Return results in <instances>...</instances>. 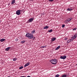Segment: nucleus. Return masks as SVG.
<instances>
[{"instance_id": "39448f33", "label": "nucleus", "mask_w": 77, "mask_h": 77, "mask_svg": "<svg viewBox=\"0 0 77 77\" xmlns=\"http://www.w3.org/2000/svg\"><path fill=\"white\" fill-rule=\"evenodd\" d=\"M66 58V56L64 55V56H61L60 57V58L62 59H65Z\"/></svg>"}, {"instance_id": "bb28decb", "label": "nucleus", "mask_w": 77, "mask_h": 77, "mask_svg": "<svg viewBox=\"0 0 77 77\" xmlns=\"http://www.w3.org/2000/svg\"><path fill=\"white\" fill-rule=\"evenodd\" d=\"M65 25H62V27H63H63H65Z\"/></svg>"}, {"instance_id": "cd10ccee", "label": "nucleus", "mask_w": 77, "mask_h": 77, "mask_svg": "<svg viewBox=\"0 0 77 77\" xmlns=\"http://www.w3.org/2000/svg\"><path fill=\"white\" fill-rule=\"evenodd\" d=\"M35 38H36V37H34V38H33V40H34L35 39Z\"/></svg>"}, {"instance_id": "ddd939ff", "label": "nucleus", "mask_w": 77, "mask_h": 77, "mask_svg": "<svg viewBox=\"0 0 77 77\" xmlns=\"http://www.w3.org/2000/svg\"><path fill=\"white\" fill-rule=\"evenodd\" d=\"M5 41V39L4 38H2L0 40V42H3V41Z\"/></svg>"}, {"instance_id": "a211bd4d", "label": "nucleus", "mask_w": 77, "mask_h": 77, "mask_svg": "<svg viewBox=\"0 0 77 77\" xmlns=\"http://www.w3.org/2000/svg\"><path fill=\"white\" fill-rule=\"evenodd\" d=\"M32 33H35V30H33L31 32Z\"/></svg>"}, {"instance_id": "1a4fd4ad", "label": "nucleus", "mask_w": 77, "mask_h": 77, "mask_svg": "<svg viewBox=\"0 0 77 77\" xmlns=\"http://www.w3.org/2000/svg\"><path fill=\"white\" fill-rule=\"evenodd\" d=\"M72 18H70L69 19H68L67 20H68V21L69 23V22H70V21H71V20H72Z\"/></svg>"}, {"instance_id": "f3484780", "label": "nucleus", "mask_w": 77, "mask_h": 77, "mask_svg": "<svg viewBox=\"0 0 77 77\" xmlns=\"http://www.w3.org/2000/svg\"><path fill=\"white\" fill-rule=\"evenodd\" d=\"M21 43L22 44H24L25 42H26V41L23 40L21 42Z\"/></svg>"}, {"instance_id": "7c9ffc66", "label": "nucleus", "mask_w": 77, "mask_h": 77, "mask_svg": "<svg viewBox=\"0 0 77 77\" xmlns=\"http://www.w3.org/2000/svg\"><path fill=\"white\" fill-rule=\"evenodd\" d=\"M67 39H68V38H65L64 39L65 40H67Z\"/></svg>"}, {"instance_id": "f257e3e1", "label": "nucleus", "mask_w": 77, "mask_h": 77, "mask_svg": "<svg viewBox=\"0 0 77 77\" xmlns=\"http://www.w3.org/2000/svg\"><path fill=\"white\" fill-rule=\"evenodd\" d=\"M26 37H27L29 39H33V35L31 33L28 32L26 35Z\"/></svg>"}, {"instance_id": "c85d7f7f", "label": "nucleus", "mask_w": 77, "mask_h": 77, "mask_svg": "<svg viewBox=\"0 0 77 77\" xmlns=\"http://www.w3.org/2000/svg\"><path fill=\"white\" fill-rule=\"evenodd\" d=\"M20 77H26V76H21Z\"/></svg>"}, {"instance_id": "0eeeda50", "label": "nucleus", "mask_w": 77, "mask_h": 77, "mask_svg": "<svg viewBox=\"0 0 77 77\" xmlns=\"http://www.w3.org/2000/svg\"><path fill=\"white\" fill-rule=\"evenodd\" d=\"M30 64V63L28 62L26 63L24 66V67H26V66H29V65Z\"/></svg>"}, {"instance_id": "dca6fc26", "label": "nucleus", "mask_w": 77, "mask_h": 77, "mask_svg": "<svg viewBox=\"0 0 77 77\" xmlns=\"http://www.w3.org/2000/svg\"><path fill=\"white\" fill-rule=\"evenodd\" d=\"M59 48H60V46H58L57 47L56 49L55 50H58Z\"/></svg>"}, {"instance_id": "393cba45", "label": "nucleus", "mask_w": 77, "mask_h": 77, "mask_svg": "<svg viewBox=\"0 0 77 77\" xmlns=\"http://www.w3.org/2000/svg\"><path fill=\"white\" fill-rule=\"evenodd\" d=\"M77 29L76 28H75L73 29V30H75Z\"/></svg>"}, {"instance_id": "412c9836", "label": "nucleus", "mask_w": 77, "mask_h": 77, "mask_svg": "<svg viewBox=\"0 0 77 77\" xmlns=\"http://www.w3.org/2000/svg\"><path fill=\"white\" fill-rule=\"evenodd\" d=\"M60 76V75L59 74H57L56 75H55V77H59Z\"/></svg>"}, {"instance_id": "20e7f679", "label": "nucleus", "mask_w": 77, "mask_h": 77, "mask_svg": "<svg viewBox=\"0 0 77 77\" xmlns=\"http://www.w3.org/2000/svg\"><path fill=\"white\" fill-rule=\"evenodd\" d=\"M20 11H21L20 10H18L17 11H16V14H17V15H20L21 14V12H20Z\"/></svg>"}, {"instance_id": "c756f323", "label": "nucleus", "mask_w": 77, "mask_h": 77, "mask_svg": "<svg viewBox=\"0 0 77 77\" xmlns=\"http://www.w3.org/2000/svg\"><path fill=\"white\" fill-rule=\"evenodd\" d=\"M29 1H32V2H33V1H34L35 0H29Z\"/></svg>"}, {"instance_id": "4be33fe9", "label": "nucleus", "mask_w": 77, "mask_h": 77, "mask_svg": "<svg viewBox=\"0 0 77 77\" xmlns=\"http://www.w3.org/2000/svg\"><path fill=\"white\" fill-rule=\"evenodd\" d=\"M45 47H46V46H42L41 47V48H45Z\"/></svg>"}, {"instance_id": "9b49d317", "label": "nucleus", "mask_w": 77, "mask_h": 77, "mask_svg": "<svg viewBox=\"0 0 77 77\" xmlns=\"http://www.w3.org/2000/svg\"><path fill=\"white\" fill-rule=\"evenodd\" d=\"M10 48H11V47H8L5 48V51H8L10 49Z\"/></svg>"}, {"instance_id": "6e6552de", "label": "nucleus", "mask_w": 77, "mask_h": 77, "mask_svg": "<svg viewBox=\"0 0 77 77\" xmlns=\"http://www.w3.org/2000/svg\"><path fill=\"white\" fill-rule=\"evenodd\" d=\"M11 5H14V3H15V0H12L11 1Z\"/></svg>"}, {"instance_id": "7ed1b4c3", "label": "nucleus", "mask_w": 77, "mask_h": 77, "mask_svg": "<svg viewBox=\"0 0 77 77\" xmlns=\"http://www.w3.org/2000/svg\"><path fill=\"white\" fill-rule=\"evenodd\" d=\"M34 20V18H31L29 19V20L27 21V23H31L32 22H33V21Z\"/></svg>"}, {"instance_id": "2eb2a0df", "label": "nucleus", "mask_w": 77, "mask_h": 77, "mask_svg": "<svg viewBox=\"0 0 77 77\" xmlns=\"http://www.w3.org/2000/svg\"><path fill=\"white\" fill-rule=\"evenodd\" d=\"M72 8L70 9L69 8H68L67 9V11H72Z\"/></svg>"}, {"instance_id": "b1692460", "label": "nucleus", "mask_w": 77, "mask_h": 77, "mask_svg": "<svg viewBox=\"0 0 77 77\" xmlns=\"http://www.w3.org/2000/svg\"><path fill=\"white\" fill-rule=\"evenodd\" d=\"M65 22H66V23H69V22H68V19H67L65 21Z\"/></svg>"}, {"instance_id": "aec40b11", "label": "nucleus", "mask_w": 77, "mask_h": 77, "mask_svg": "<svg viewBox=\"0 0 77 77\" xmlns=\"http://www.w3.org/2000/svg\"><path fill=\"white\" fill-rule=\"evenodd\" d=\"M23 66H22L19 67V69H23Z\"/></svg>"}, {"instance_id": "6ab92c4d", "label": "nucleus", "mask_w": 77, "mask_h": 77, "mask_svg": "<svg viewBox=\"0 0 77 77\" xmlns=\"http://www.w3.org/2000/svg\"><path fill=\"white\" fill-rule=\"evenodd\" d=\"M17 59L16 58H13V61H15L16 60H17Z\"/></svg>"}, {"instance_id": "f03ea898", "label": "nucleus", "mask_w": 77, "mask_h": 77, "mask_svg": "<svg viewBox=\"0 0 77 77\" xmlns=\"http://www.w3.org/2000/svg\"><path fill=\"white\" fill-rule=\"evenodd\" d=\"M50 62H51L52 64L56 65V63H57V60L56 59H53L51 60H50Z\"/></svg>"}, {"instance_id": "4468645a", "label": "nucleus", "mask_w": 77, "mask_h": 77, "mask_svg": "<svg viewBox=\"0 0 77 77\" xmlns=\"http://www.w3.org/2000/svg\"><path fill=\"white\" fill-rule=\"evenodd\" d=\"M49 27L46 26L44 27V29H47Z\"/></svg>"}, {"instance_id": "423d86ee", "label": "nucleus", "mask_w": 77, "mask_h": 77, "mask_svg": "<svg viewBox=\"0 0 77 77\" xmlns=\"http://www.w3.org/2000/svg\"><path fill=\"white\" fill-rule=\"evenodd\" d=\"M73 41V39L72 38H71L70 39L68 40L67 41L68 43H69L70 42H72Z\"/></svg>"}, {"instance_id": "5701e85b", "label": "nucleus", "mask_w": 77, "mask_h": 77, "mask_svg": "<svg viewBox=\"0 0 77 77\" xmlns=\"http://www.w3.org/2000/svg\"><path fill=\"white\" fill-rule=\"evenodd\" d=\"M53 32V30L52 29H50L48 31V32Z\"/></svg>"}, {"instance_id": "9d476101", "label": "nucleus", "mask_w": 77, "mask_h": 77, "mask_svg": "<svg viewBox=\"0 0 77 77\" xmlns=\"http://www.w3.org/2000/svg\"><path fill=\"white\" fill-rule=\"evenodd\" d=\"M76 38H77V35H74L73 37H72V38L73 39V40L74 39H75Z\"/></svg>"}, {"instance_id": "a878e982", "label": "nucleus", "mask_w": 77, "mask_h": 77, "mask_svg": "<svg viewBox=\"0 0 77 77\" xmlns=\"http://www.w3.org/2000/svg\"><path fill=\"white\" fill-rule=\"evenodd\" d=\"M54 0H49V2H53V1H54Z\"/></svg>"}, {"instance_id": "f8f14e48", "label": "nucleus", "mask_w": 77, "mask_h": 77, "mask_svg": "<svg viewBox=\"0 0 77 77\" xmlns=\"http://www.w3.org/2000/svg\"><path fill=\"white\" fill-rule=\"evenodd\" d=\"M56 37L53 38L51 39L52 41H54L56 40Z\"/></svg>"}]
</instances>
